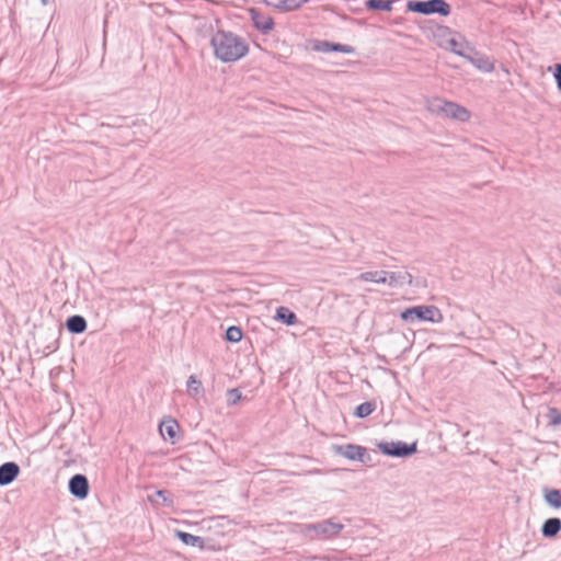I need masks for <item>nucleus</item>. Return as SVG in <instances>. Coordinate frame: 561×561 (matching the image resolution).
<instances>
[{
  "label": "nucleus",
  "instance_id": "f257e3e1",
  "mask_svg": "<svg viewBox=\"0 0 561 561\" xmlns=\"http://www.w3.org/2000/svg\"><path fill=\"white\" fill-rule=\"evenodd\" d=\"M217 58L224 62H233L243 58L249 46L241 37L229 32H217L211 39Z\"/></svg>",
  "mask_w": 561,
  "mask_h": 561
},
{
  "label": "nucleus",
  "instance_id": "f03ea898",
  "mask_svg": "<svg viewBox=\"0 0 561 561\" xmlns=\"http://www.w3.org/2000/svg\"><path fill=\"white\" fill-rule=\"evenodd\" d=\"M427 110L434 114L460 122H467L471 116L470 112L466 107L440 98H433L428 100Z\"/></svg>",
  "mask_w": 561,
  "mask_h": 561
},
{
  "label": "nucleus",
  "instance_id": "7ed1b4c3",
  "mask_svg": "<svg viewBox=\"0 0 561 561\" xmlns=\"http://www.w3.org/2000/svg\"><path fill=\"white\" fill-rule=\"evenodd\" d=\"M401 318L404 321H413L417 319L437 323L443 320V314L440 310L435 306H416L402 311Z\"/></svg>",
  "mask_w": 561,
  "mask_h": 561
},
{
  "label": "nucleus",
  "instance_id": "20e7f679",
  "mask_svg": "<svg viewBox=\"0 0 561 561\" xmlns=\"http://www.w3.org/2000/svg\"><path fill=\"white\" fill-rule=\"evenodd\" d=\"M409 8L422 14L438 13L447 16L450 13V5L445 0H428L410 2Z\"/></svg>",
  "mask_w": 561,
  "mask_h": 561
},
{
  "label": "nucleus",
  "instance_id": "39448f33",
  "mask_svg": "<svg viewBox=\"0 0 561 561\" xmlns=\"http://www.w3.org/2000/svg\"><path fill=\"white\" fill-rule=\"evenodd\" d=\"M249 14L251 16V20H252L254 26L259 31H261L263 33H268L270 31L273 30L274 21L268 14H265L255 8L250 9Z\"/></svg>",
  "mask_w": 561,
  "mask_h": 561
},
{
  "label": "nucleus",
  "instance_id": "423d86ee",
  "mask_svg": "<svg viewBox=\"0 0 561 561\" xmlns=\"http://www.w3.org/2000/svg\"><path fill=\"white\" fill-rule=\"evenodd\" d=\"M159 432L164 439L174 444L180 432V425L175 419L168 416L161 421Z\"/></svg>",
  "mask_w": 561,
  "mask_h": 561
},
{
  "label": "nucleus",
  "instance_id": "0eeeda50",
  "mask_svg": "<svg viewBox=\"0 0 561 561\" xmlns=\"http://www.w3.org/2000/svg\"><path fill=\"white\" fill-rule=\"evenodd\" d=\"M379 447L385 454L399 457L411 455L416 450L415 445L408 446L403 443H386L381 444Z\"/></svg>",
  "mask_w": 561,
  "mask_h": 561
},
{
  "label": "nucleus",
  "instance_id": "6e6552de",
  "mask_svg": "<svg viewBox=\"0 0 561 561\" xmlns=\"http://www.w3.org/2000/svg\"><path fill=\"white\" fill-rule=\"evenodd\" d=\"M69 489L75 496L85 499L89 493L88 479L82 474H76L69 482Z\"/></svg>",
  "mask_w": 561,
  "mask_h": 561
},
{
  "label": "nucleus",
  "instance_id": "1a4fd4ad",
  "mask_svg": "<svg viewBox=\"0 0 561 561\" xmlns=\"http://www.w3.org/2000/svg\"><path fill=\"white\" fill-rule=\"evenodd\" d=\"M358 278L368 283L385 284L389 282L391 284L396 280V275L385 271H376L362 273Z\"/></svg>",
  "mask_w": 561,
  "mask_h": 561
},
{
  "label": "nucleus",
  "instance_id": "9d476101",
  "mask_svg": "<svg viewBox=\"0 0 561 561\" xmlns=\"http://www.w3.org/2000/svg\"><path fill=\"white\" fill-rule=\"evenodd\" d=\"M20 473V467L15 462H5L0 466V485L11 483Z\"/></svg>",
  "mask_w": 561,
  "mask_h": 561
},
{
  "label": "nucleus",
  "instance_id": "9b49d317",
  "mask_svg": "<svg viewBox=\"0 0 561 561\" xmlns=\"http://www.w3.org/2000/svg\"><path fill=\"white\" fill-rule=\"evenodd\" d=\"M337 453L351 460H363L366 449L357 445H345L336 448Z\"/></svg>",
  "mask_w": 561,
  "mask_h": 561
},
{
  "label": "nucleus",
  "instance_id": "f8f14e48",
  "mask_svg": "<svg viewBox=\"0 0 561 561\" xmlns=\"http://www.w3.org/2000/svg\"><path fill=\"white\" fill-rule=\"evenodd\" d=\"M176 537L187 546L198 547L199 549L205 548V542L202 537L185 533V531H176Z\"/></svg>",
  "mask_w": 561,
  "mask_h": 561
},
{
  "label": "nucleus",
  "instance_id": "ddd939ff",
  "mask_svg": "<svg viewBox=\"0 0 561 561\" xmlns=\"http://www.w3.org/2000/svg\"><path fill=\"white\" fill-rule=\"evenodd\" d=\"M561 529V520L559 518H549L542 526V534L546 537L556 536Z\"/></svg>",
  "mask_w": 561,
  "mask_h": 561
},
{
  "label": "nucleus",
  "instance_id": "4468645a",
  "mask_svg": "<svg viewBox=\"0 0 561 561\" xmlns=\"http://www.w3.org/2000/svg\"><path fill=\"white\" fill-rule=\"evenodd\" d=\"M275 318L288 325L297 323V316L286 307L277 308Z\"/></svg>",
  "mask_w": 561,
  "mask_h": 561
},
{
  "label": "nucleus",
  "instance_id": "2eb2a0df",
  "mask_svg": "<svg viewBox=\"0 0 561 561\" xmlns=\"http://www.w3.org/2000/svg\"><path fill=\"white\" fill-rule=\"evenodd\" d=\"M67 328L72 333H81L87 329V322L80 316H72L67 320Z\"/></svg>",
  "mask_w": 561,
  "mask_h": 561
},
{
  "label": "nucleus",
  "instance_id": "dca6fc26",
  "mask_svg": "<svg viewBox=\"0 0 561 561\" xmlns=\"http://www.w3.org/2000/svg\"><path fill=\"white\" fill-rule=\"evenodd\" d=\"M545 499L554 508L561 507V492L559 490L546 491Z\"/></svg>",
  "mask_w": 561,
  "mask_h": 561
},
{
  "label": "nucleus",
  "instance_id": "f3484780",
  "mask_svg": "<svg viewBox=\"0 0 561 561\" xmlns=\"http://www.w3.org/2000/svg\"><path fill=\"white\" fill-rule=\"evenodd\" d=\"M375 409L376 407L373 402H364L356 408L355 415L363 419L370 415Z\"/></svg>",
  "mask_w": 561,
  "mask_h": 561
},
{
  "label": "nucleus",
  "instance_id": "a211bd4d",
  "mask_svg": "<svg viewBox=\"0 0 561 561\" xmlns=\"http://www.w3.org/2000/svg\"><path fill=\"white\" fill-rule=\"evenodd\" d=\"M308 0H278L277 5L286 11L295 10L305 4Z\"/></svg>",
  "mask_w": 561,
  "mask_h": 561
},
{
  "label": "nucleus",
  "instance_id": "6ab92c4d",
  "mask_svg": "<svg viewBox=\"0 0 561 561\" xmlns=\"http://www.w3.org/2000/svg\"><path fill=\"white\" fill-rule=\"evenodd\" d=\"M367 7L371 10L389 11L391 9V2L386 0H368Z\"/></svg>",
  "mask_w": 561,
  "mask_h": 561
},
{
  "label": "nucleus",
  "instance_id": "aec40b11",
  "mask_svg": "<svg viewBox=\"0 0 561 561\" xmlns=\"http://www.w3.org/2000/svg\"><path fill=\"white\" fill-rule=\"evenodd\" d=\"M242 336H243L242 330L239 327H234V325L230 327V328H228V330L226 332V339L229 342L237 343L242 339Z\"/></svg>",
  "mask_w": 561,
  "mask_h": 561
},
{
  "label": "nucleus",
  "instance_id": "412c9836",
  "mask_svg": "<svg viewBox=\"0 0 561 561\" xmlns=\"http://www.w3.org/2000/svg\"><path fill=\"white\" fill-rule=\"evenodd\" d=\"M201 389H202V382L195 376H190L187 379V391L190 393L196 394L199 392Z\"/></svg>",
  "mask_w": 561,
  "mask_h": 561
},
{
  "label": "nucleus",
  "instance_id": "4be33fe9",
  "mask_svg": "<svg viewBox=\"0 0 561 561\" xmlns=\"http://www.w3.org/2000/svg\"><path fill=\"white\" fill-rule=\"evenodd\" d=\"M548 419H549V423L553 426H557V425H560L561 424V412H559L558 409L556 408H550L548 410V414H547Z\"/></svg>",
  "mask_w": 561,
  "mask_h": 561
},
{
  "label": "nucleus",
  "instance_id": "5701e85b",
  "mask_svg": "<svg viewBox=\"0 0 561 561\" xmlns=\"http://www.w3.org/2000/svg\"><path fill=\"white\" fill-rule=\"evenodd\" d=\"M331 51H340V53H346L350 54L353 51V48L350 46L341 45V44H331L330 47Z\"/></svg>",
  "mask_w": 561,
  "mask_h": 561
},
{
  "label": "nucleus",
  "instance_id": "b1692460",
  "mask_svg": "<svg viewBox=\"0 0 561 561\" xmlns=\"http://www.w3.org/2000/svg\"><path fill=\"white\" fill-rule=\"evenodd\" d=\"M554 78L557 80L558 88L561 90V65L558 64L554 67Z\"/></svg>",
  "mask_w": 561,
  "mask_h": 561
},
{
  "label": "nucleus",
  "instance_id": "393cba45",
  "mask_svg": "<svg viewBox=\"0 0 561 561\" xmlns=\"http://www.w3.org/2000/svg\"><path fill=\"white\" fill-rule=\"evenodd\" d=\"M229 394L233 399V402H236L238 399H240V393L237 389L230 390Z\"/></svg>",
  "mask_w": 561,
  "mask_h": 561
},
{
  "label": "nucleus",
  "instance_id": "a878e982",
  "mask_svg": "<svg viewBox=\"0 0 561 561\" xmlns=\"http://www.w3.org/2000/svg\"><path fill=\"white\" fill-rule=\"evenodd\" d=\"M449 45H450V47H451L453 51H455V53H457V54H460V53L457 50V41H456L455 38H451V39L449 41Z\"/></svg>",
  "mask_w": 561,
  "mask_h": 561
},
{
  "label": "nucleus",
  "instance_id": "bb28decb",
  "mask_svg": "<svg viewBox=\"0 0 561 561\" xmlns=\"http://www.w3.org/2000/svg\"><path fill=\"white\" fill-rule=\"evenodd\" d=\"M330 47H331L330 43H322L321 49L323 51H331Z\"/></svg>",
  "mask_w": 561,
  "mask_h": 561
},
{
  "label": "nucleus",
  "instance_id": "cd10ccee",
  "mask_svg": "<svg viewBox=\"0 0 561 561\" xmlns=\"http://www.w3.org/2000/svg\"><path fill=\"white\" fill-rule=\"evenodd\" d=\"M492 69H493V65L490 62H486L485 70H492Z\"/></svg>",
  "mask_w": 561,
  "mask_h": 561
},
{
  "label": "nucleus",
  "instance_id": "c85d7f7f",
  "mask_svg": "<svg viewBox=\"0 0 561 561\" xmlns=\"http://www.w3.org/2000/svg\"><path fill=\"white\" fill-rule=\"evenodd\" d=\"M157 495H158V496H161V497H164V492H163V491H158V492H157Z\"/></svg>",
  "mask_w": 561,
  "mask_h": 561
}]
</instances>
